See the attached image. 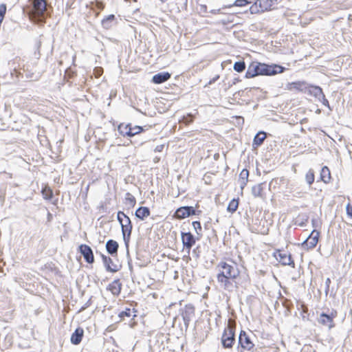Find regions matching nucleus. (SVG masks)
<instances>
[{
	"label": "nucleus",
	"instance_id": "nucleus-53",
	"mask_svg": "<svg viewBox=\"0 0 352 352\" xmlns=\"http://www.w3.org/2000/svg\"><path fill=\"white\" fill-rule=\"evenodd\" d=\"M214 82H215V81H214V79H213V78H212V79H210V80H209V82H208L205 85V87H208V86H209V85H212V84H213V83H214Z\"/></svg>",
	"mask_w": 352,
	"mask_h": 352
},
{
	"label": "nucleus",
	"instance_id": "nucleus-47",
	"mask_svg": "<svg viewBox=\"0 0 352 352\" xmlns=\"http://www.w3.org/2000/svg\"><path fill=\"white\" fill-rule=\"evenodd\" d=\"M238 182L239 184L241 189L243 190L246 186L248 181L239 179Z\"/></svg>",
	"mask_w": 352,
	"mask_h": 352
},
{
	"label": "nucleus",
	"instance_id": "nucleus-16",
	"mask_svg": "<svg viewBox=\"0 0 352 352\" xmlns=\"http://www.w3.org/2000/svg\"><path fill=\"white\" fill-rule=\"evenodd\" d=\"M217 279L220 286L225 290L232 291L233 289L234 285L231 281L232 280V278H224V275L222 274L221 276H217Z\"/></svg>",
	"mask_w": 352,
	"mask_h": 352
},
{
	"label": "nucleus",
	"instance_id": "nucleus-44",
	"mask_svg": "<svg viewBox=\"0 0 352 352\" xmlns=\"http://www.w3.org/2000/svg\"><path fill=\"white\" fill-rule=\"evenodd\" d=\"M91 305V298H90L87 302L80 308V311H84Z\"/></svg>",
	"mask_w": 352,
	"mask_h": 352
},
{
	"label": "nucleus",
	"instance_id": "nucleus-9",
	"mask_svg": "<svg viewBox=\"0 0 352 352\" xmlns=\"http://www.w3.org/2000/svg\"><path fill=\"white\" fill-rule=\"evenodd\" d=\"M195 214H196L195 209L192 206H186L178 208L174 214V217L176 219H182Z\"/></svg>",
	"mask_w": 352,
	"mask_h": 352
},
{
	"label": "nucleus",
	"instance_id": "nucleus-1",
	"mask_svg": "<svg viewBox=\"0 0 352 352\" xmlns=\"http://www.w3.org/2000/svg\"><path fill=\"white\" fill-rule=\"evenodd\" d=\"M32 6L30 19L37 23H44L47 16L46 0H32Z\"/></svg>",
	"mask_w": 352,
	"mask_h": 352
},
{
	"label": "nucleus",
	"instance_id": "nucleus-31",
	"mask_svg": "<svg viewBox=\"0 0 352 352\" xmlns=\"http://www.w3.org/2000/svg\"><path fill=\"white\" fill-rule=\"evenodd\" d=\"M238 206H239L238 199H233L228 204L227 210L228 212L233 213L237 210Z\"/></svg>",
	"mask_w": 352,
	"mask_h": 352
},
{
	"label": "nucleus",
	"instance_id": "nucleus-25",
	"mask_svg": "<svg viewBox=\"0 0 352 352\" xmlns=\"http://www.w3.org/2000/svg\"><path fill=\"white\" fill-rule=\"evenodd\" d=\"M122 284L119 280H115L109 285V289L114 295H119L121 292Z\"/></svg>",
	"mask_w": 352,
	"mask_h": 352
},
{
	"label": "nucleus",
	"instance_id": "nucleus-14",
	"mask_svg": "<svg viewBox=\"0 0 352 352\" xmlns=\"http://www.w3.org/2000/svg\"><path fill=\"white\" fill-rule=\"evenodd\" d=\"M195 314V307L193 305L189 304L186 305L184 309L182 310V316L184 322V324L188 327L189 322L194 316Z\"/></svg>",
	"mask_w": 352,
	"mask_h": 352
},
{
	"label": "nucleus",
	"instance_id": "nucleus-50",
	"mask_svg": "<svg viewBox=\"0 0 352 352\" xmlns=\"http://www.w3.org/2000/svg\"><path fill=\"white\" fill-rule=\"evenodd\" d=\"M198 248H197L196 249H194L192 250V255L195 257V258H198L199 257V254H198Z\"/></svg>",
	"mask_w": 352,
	"mask_h": 352
},
{
	"label": "nucleus",
	"instance_id": "nucleus-10",
	"mask_svg": "<svg viewBox=\"0 0 352 352\" xmlns=\"http://www.w3.org/2000/svg\"><path fill=\"white\" fill-rule=\"evenodd\" d=\"M319 236L320 232L314 230L306 240L302 243V247L305 249L314 248L318 242Z\"/></svg>",
	"mask_w": 352,
	"mask_h": 352
},
{
	"label": "nucleus",
	"instance_id": "nucleus-43",
	"mask_svg": "<svg viewBox=\"0 0 352 352\" xmlns=\"http://www.w3.org/2000/svg\"><path fill=\"white\" fill-rule=\"evenodd\" d=\"M318 100L319 102H322V104L324 106H325V107H328V109H329V110H331V107H330V105H329V101H328V100H327V99L325 98L324 94L323 95V96H322V97H321L320 98H319Z\"/></svg>",
	"mask_w": 352,
	"mask_h": 352
},
{
	"label": "nucleus",
	"instance_id": "nucleus-23",
	"mask_svg": "<svg viewBox=\"0 0 352 352\" xmlns=\"http://www.w3.org/2000/svg\"><path fill=\"white\" fill-rule=\"evenodd\" d=\"M265 138L266 133L264 131L258 132L253 139V146L258 147L261 146Z\"/></svg>",
	"mask_w": 352,
	"mask_h": 352
},
{
	"label": "nucleus",
	"instance_id": "nucleus-15",
	"mask_svg": "<svg viewBox=\"0 0 352 352\" xmlns=\"http://www.w3.org/2000/svg\"><path fill=\"white\" fill-rule=\"evenodd\" d=\"M171 77V74L168 72H160L155 74L152 78V82L155 84H162Z\"/></svg>",
	"mask_w": 352,
	"mask_h": 352
},
{
	"label": "nucleus",
	"instance_id": "nucleus-54",
	"mask_svg": "<svg viewBox=\"0 0 352 352\" xmlns=\"http://www.w3.org/2000/svg\"><path fill=\"white\" fill-rule=\"evenodd\" d=\"M232 21H231V20H230V19H227V20H223V21H222V23H223V24H227V23H230V22H232Z\"/></svg>",
	"mask_w": 352,
	"mask_h": 352
},
{
	"label": "nucleus",
	"instance_id": "nucleus-45",
	"mask_svg": "<svg viewBox=\"0 0 352 352\" xmlns=\"http://www.w3.org/2000/svg\"><path fill=\"white\" fill-rule=\"evenodd\" d=\"M346 214L347 215L352 218V206L350 205V204H348L346 207Z\"/></svg>",
	"mask_w": 352,
	"mask_h": 352
},
{
	"label": "nucleus",
	"instance_id": "nucleus-7",
	"mask_svg": "<svg viewBox=\"0 0 352 352\" xmlns=\"http://www.w3.org/2000/svg\"><path fill=\"white\" fill-rule=\"evenodd\" d=\"M239 347L247 351H250L254 347V344L252 342L250 336L243 330L241 331L239 336L238 349Z\"/></svg>",
	"mask_w": 352,
	"mask_h": 352
},
{
	"label": "nucleus",
	"instance_id": "nucleus-35",
	"mask_svg": "<svg viewBox=\"0 0 352 352\" xmlns=\"http://www.w3.org/2000/svg\"><path fill=\"white\" fill-rule=\"evenodd\" d=\"M125 200L130 207H134L136 204L135 198L129 192L126 193Z\"/></svg>",
	"mask_w": 352,
	"mask_h": 352
},
{
	"label": "nucleus",
	"instance_id": "nucleus-5",
	"mask_svg": "<svg viewBox=\"0 0 352 352\" xmlns=\"http://www.w3.org/2000/svg\"><path fill=\"white\" fill-rule=\"evenodd\" d=\"M120 226L123 240L124 241L126 248L128 249L129 243L130 241L133 230V225L130 218L128 216H126L125 219H124V221L120 224Z\"/></svg>",
	"mask_w": 352,
	"mask_h": 352
},
{
	"label": "nucleus",
	"instance_id": "nucleus-49",
	"mask_svg": "<svg viewBox=\"0 0 352 352\" xmlns=\"http://www.w3.org/2000/svg\"><path fill=\"white\" fill-rule=\"evenodd\" d=\"M96 6L100 10H103L104 8V4L101 1H98L96 3Z\"/></svg>",
	"mask_w": 352,
	"mask_h": 352
},
{
	"label": "nucleus",
	"instance_id": "nucleus-40",
	"mask_svg": "<svg viewBox=\"0 0 352 352\" xmlns=\"http://www.w3.org/2000/svg\"><path fill=\"white\" fill-rule=\"evenodd\" d=\"M194 118L191 114H188L186 116H184L182 118V122L185 124H189L193 122Z\"/></svg>",
	"mask_w": 352,
	"mask_h": 352
},
{
	"label": "nucleus",
	"instance_id": "nucleus-21",
	"mask_svg": "<svg viewBox=\"0 0 352 352\" xmlns=\"http://www.w3.org/2000/svg\"><path fill=\"white\" fill-rule=\"evenodd\" d=\"M151 214L150 209L148 207L140 206L139 207L135 212V215L139 219L143 221L148 217Z\"/></svg>",
	"mask_w": 352,
	"mask_h": 352
},
{
	"label": "nucleus",
	"instance_id": "nucleus-32",
	"mask_svg": "<svg viewBox=\"0 0 352 352\" xmlns=\"http://www.w3.org/2000/svg\"><path fill=\"white\" fill-rule=\"evenodd\" d=\"M250 12L252 14L264 12L261 8L258 6V1L256 0L249 8Z\"/></svg>",
	"mask_w": 352,
	"mask_h": 352
},
{
	"label": "nucleus",
	"instance_id": "nucleus-18",
	"mask_svg": "<svg viewBox=\"0 0 352 352\" xmlns=\"http://www.w3.org/2000/svg\"><path fill=\"white\" fill-rule=\"evenodd\" d=\"M307 91L311 96H314L317 100L320 98L324 95L322 88L316 85H308Z\"/></svg>",
	"mask_w": 352,
	"mask_h": 352
},
{
	"label": "nucleus",
	"instance_id": "nucleus-51",
	"mask_svg": "<svg viewBox=\"0 0 352 352\" xmlns=\"http://www.w3.org/2000/svg\"><path fill=\"white\" fill-rule=\"evenodd\" d=\"M331 283V280L329 278H327L325 280V284H326V286H327V289H329V284Z\"/></svg>",
	"mask_w": 352,
	"mask_h": 352
},
{
	"label": "nucleus",
	"instance_id": "nucleus-13",
	"mask_svg": "<svg viewBox=\"0 0 352 352\" xmlns=\"http://www.w3.org/2000/svg\"><path fill=\"white\" fill-rule=\"evenodd\" d=\"M104 266L107 272L115 273L120 270V267L115 264L109 256L100 253Z\"/></svg>",
	"mask_w": 352,
	"mask_h": 352
},
{
	"label": "nucleus",
	"instance_id": "nucleus-30",
	"mask_svg": "<svg viewBox=\"0 0 352 352\" xmlns=\"http://www.w3.org/2000/svg\"><path fill=\"white\" fill-rule=\"evenodd\" d=\"M263 183H261L252 187V193L255 197H261L263 196Z\"/></svg>",
	"mask_w": 352,
	"mask_h": 352
},
{
	"label": "nucleus",
	"instance_id": "nucleus-33",
	"mask_svg": "<svg viewBox=\"0 0 352 352\" xmlns=\"http://www.w3.org/2000/svg\"><path fill=\"white\" fill-rule=\"evenodd\" d=\"M233 69L237 72H242L245 69V63L244 61H236L234 63Z\"/></svg>",
	"mask_w": 352,
	"mask_h": 352
},
{
	"label": "nucleus",
	"instance_id": "nucleus-39",
	"mask_svg": "<svg viewBox=\"0 0 352 352\" xmlns=\"http://www.w3.org/2000/svg\"><path fill=\"white\" fill-rule=\"evenodd\" d=\"M250 3L248 0H236L233 4L234 6L243 7Z\"/></svg>",
	"mask_w": 352,
	"mask_h": 352
},
{
	"label": "nucleus",
	"instance_id": "nucleus-8",
	"mask_svg": "<svg viewBox=\"0 0 352 352\" xmlns=\"http://www.w3.org/2000/svg\"><path fill=\"white\" fill-rule=\"evenodd\" d=\"M181 239L183 244L184 250H185L188 254H190L192 247L195 244L196 239L195 236L190 232L181 233Z\"/></svg>",
	"mask_w": 352,
	"mask_h": 352
},
{
	"label": "nucleus",
	"instance_id": "nucleus-29",
	"mask_svg": "<svg viewBox=\"0 0 352 352\" xmlns=\"http://www.w3.org/2000/svg\"><path fill=\"white\" fill-rule=\"evenodd\" d=\"M115 19L116 17L114 14L107 16L102 21V26L106 29H109L112 26L113 21Z\"/></svg>",
	"mask_w": 352,
	"mask_h": 352
},
{
	"label": "nucleus",
	"instance_id": "nucleus-57",
	"mask_svg": "<svg viewBox=\"0 0 352 352\" xmlns=\"http://www.w3.org/2000/svg\"><path fill=\"white\" fill-rule=\"evenodd\" d=\"M348 19L349 21H352V15L349 14Z\"/></svg>",
	"mask_w": 352,
	"mask_h": 352
},
{
	"label": "nucleus",
	"instance_id": "nucleus-46",
	"mask_svg": "<svg viewBox=\"0 0 352 352\" xmlns=\"http://www.w3.org/2000/svg\"><path fill=\"white\" fill-rule=\"evenodd\" d=\"M102 71V69L101 67H96L94 69V73H95V76L96 78H98L101 76Z\"/></svg>",
	"mask_w": 352,
	"mask_h": 352
},
{
	"label": "nucleus",
	"instance_id": "nucleus-56",
	"mask_svg": "<svg viewBox=\"0 0 352 352\" xmlns=\"http://www.w3.org/2000/svg\"><path fill=\"white\" fill-rule=\"evenodd\" d=\"M239 80V78H234V81H233V84H236V82H238Z\"/></svg>",
	"mask_w": 352,
	"mask_h": 352
},
{
	"label": "nucleus",
	"instance_id": "nucleus-4",
	"mask_svg": "<svg viewBox=\"0 0 352 352\" xmlns=\"http://www.w3.org/2000/svg\"><path fill=\"white\" fill-rule=\"evenodd\" d=\"M221 342L224 349H232L235 342V327L230 322L223 331Z\"/></svg>",
	"mask_w": 352,
	"mask_h": 352
},
{
	"label": "nucleus",
	"instance_id": "nucleus-48",
	"mask_svg": "<svg viewBox=\"0 0 352 352\" xmlns=\"http://www.w3.org/2000/svg\"><path fill=\"white\" fill-rule=\"evenodd\" d=\"M164 148V144L157 145L155 148L154 151H155V152H162L163 151Z\"/></svg>",
	"mask_w": 352,
	"mask_h": 352
},
{
	"label": "nucleus",
	"instance_id": "nucleus-38",
	"mask_svg": "<svg viewBox=\"0 0 352 352\" xmlns=\"http://www.w3.org/2000/svg\"><path fill=\"white\" fill-rule=\"evenodd\" d=\"M248 177L249 171L247 169L244 168L240 173L239 179L248 181Z\"/></svg>",
	"mask_w": 352,
	"mask_h": 352
},
{
	"label": "nucleus",
	"instance_id": "nucleus-3",
	"mask_svg": "<svg viewBox=\"0 0 352 352\" xmlns=\"http://www.w3.org/2000/svg\"><path fill=\"white\" fill-rule=\"evenodd\" d=\"M258 67V76H274L277 74L283 73L286 69L285 67L276 65H268L256 62Z\"/></svg>",
	"mask_w": 352,
	"mask_h": 352
},
{
	"label": "nucleus",
	"instance_id": "nucleus-11",
	"mask_svg": "<svg viewBox=\"0 0 352 352\" xmlns=\"http://www.w3.org/2000/svg\"><path fill=\"white\" fill-rule=\"evenodd\" d=\"M78 250L87 263L92 264L94 262V253L89 245L82 244L78 247Z\"/></svg>",
	"mask_w": 352,
	"mask_h": 352
},
{
	"label": "nucleus",
	"instance_id": "nucleus-55",
	"mask_svg": "<svg viewBox=\"0 0 352 352\" xmlns=\"http://www.w3.org/2000/svg\"><path fill=\"white\" fill-rule=\"evenodd\" d=\"M219 74H217L215 75L214 77H213V79L214 80V81L216 82L217 80L219 79Z\"/></svg>",
	"mask_w": 352,
	"mask_h": 352
},
{
	"label": "nucleus",
	"instance_id": "nucleus-26",
	"mask_svg": "<svg viewBox=\"0 0 352 352\" xmlns=\"http://www.w3.org/2000/svg\"><path fill=\"white\" fill-rule=\"evenodd\" d=\"M119 133L123 136L130 137L131 133V124H124L123 123L119 124L118 127Z\"/></svg>",
	"mask_w": 352,
	"mask_h": 352
},
{
	"label": "nucleus",
	"instance_id": "nucleus-41",
	"mask_svg": "<svg viewBox=\"0 0 352 352\" xmlns=\"http://www.w3.org/2000/svg\"><path fill=\"white\" fill-rule=\"evenodd\" d=\"M192 224L197 234H200V232L201 231V226L200 222L198 221H193Z\"/></svg>",
	"mask_w": 352,
	"mask_h": 352
},
{
	"label": "nucleus",
	"instance_id": "nucleus-20",
	"mask_svg": "<svg viewBox=\"0 0 352 352\" xmlns=\"http://www.w3.org/2000/svg\"><path fill=\"white\" fill-rule=\"evenodd\" d=\"M258 67L256 61L252 62L246 71L245 77L246 78H252L258 76Z\"/></svg>",
	"mask_w": 352,
	"mask_h": 352
},
{
	"label": "nucleus",
	"instance_id": "nucleus-59",
	"mask_svg": "<svg viewBox=\"0 0 352 352\" xmlns=\"http://www.w3.org/2000/svg\"><path fill=\"white\" fill-rule=\"evenodd\" d=\"M162 1H164V0H161Z\"/></svg>",
	"mask_w": 352,
	"mask_h": 352
},
{
	"label": "nucleus",
	"instance_id": "nucleus-58",
	"mask_svg": "<svg viewBox=\"0 0 352 352\" xmlns=\"http://www.w3.org/2000/svg\"><path fill=\"white\" fill-rule=\"evenodd\" d=\"M50 217H51V214L49 212L48 213V218H50Z\"/></svg>",
	"mask_w": 352,
	"mask_h": 352
},
{
	"label": "nucleus",
	"instance_id": "nucleus-28",
	"mask_svg": "<svg viewBox=\"0 0 352 352\" xmlns=\"http://www.w3.org/2000/svg\"><path fill=\"white\" fill-rule=\"evenodd\" d=\"M289 89H295L299 91L307 89L308 85L303 81L293 82L289 84Z\"/></svg>",
	"mask_w": 352,
	"mask_h": 352
},
{
	"label": "nucleus",
	"instance_id": "nucleus-6",
	"mask_svg": "<svg viewBox=\"0 0 352 352\" xmlns=\"http://www.w3.org/2000/svg\"><path fill=\"white\" fill-rule=\"evenodd\" d=\"M337 316V311L331 310L330 313H321L318 318L319 324L327 327L329 329L335 326L334 318Z\"/></svg>",
	"mask_w": 352,
	"mask_h": 352
},
{
	"label": "nucleus",
	"instance_id": "nucleus-36",
	"mask_svg": "<svg viewBox=\"0 0 352 352\" xmlns=\"http://www.w3.org/2000/svg\"><path fill=\"white\" fill-rule=\"evenodd\" d=\"M144 128L142 126H132L131 125V133H130V137H133L135 136V135H138L140 133L144 131Z\"/></svg>",
	"mask_w": 352,
	"mask_h": 352
},
{
	"label": "nucleus",
	"instance_id": "nucleus-22",
	"mask_svg": "<svg viewBox=\"0 0 352 352\" xmlns=\"http://www.w3.org/2000/svg\"><path fill=\"white\" fill-rule=\"evenodd\" d=\"M135 312L136 311H135L134 309L125 308L124 310L120 311L118 314V316L122 320H125L126 318H129V320H132L136 317Z\"/></svg>",
	"mask_w": 352,
	"mask_h": 352
},
{
	"label": "nucleus",
	"instance_id": "nucleus-37",
	"mask_svg": "<svg viewBox=\"0 0 352 352\" xmlns=\"http://www.w3.org/2000/svg\"><path fill=\"white\" fill-rule=\"evenodd\" d=\"M314 171L310 169L307 173H306V175H305V180L307 182V183L311 186L314 182Z\"/></svg>",
	"mask_w": 352,
	"mask_h": 352
},
{
	"label": "nucleus",
	"instance_id": "nucleus-42",
	"mask_svg": "<svg viewBox=\"0 0 352 352\" xmlns=\"http://www.w3.org/2000/svg\"><path fill=\"white\" fill-rule=\"evenodd\" d=\"M127 215L122 211L118 212L117 219H118V222L120 223V224H121L124 221V219H125V217Z\"/></svg>",
	"mask_w": 352,
	"mask_h": 352
},
{
	"label": "nucleus",
	"instance_id": "nucleus-19",
	"mask_svg": "<svg viewBox=\"0 0 352 352\" xmlns=\"http://www.w3.org/2000/svg\"><path fill=\"white\" fill-rule=\"evenodd\" d=\"M83 333L84 331L82 328H77L71 336V342L75 345L80 344L83 337Z\"/></svg>",
	"mask_w": 352,
	"mask_h": 352
},
{
	"label": "nucleus",
	"instance_id": "nucleus-2",
	"mask_svg": "<svg viewBox=\"0 0 352 352\" xmlns=\"http://www.w3.org/2000/svg\"><path fill=\"white\" fill-rule=\"evenodd\" d=\"M220 270L217 276L224 275V278H230L235 280L240 274V271L236 263L230 261V263L221 261L217 266Z\"/></svg>",
	"mask_w": 352,
	"mask_h": 352
},
{
	"label": "nucleus",
	"instance_id": "nucleus-27",
	"mask_svg": "<svg viewBox=\"0 0 352 352\" xmlns=\"http://www.w3.org/2000/svg\"><path fill=\"white\" fill-rule=\"evenodd\" d=\"M320 179L325 184L329 183V182L330 181L331 173H330V170L327 166H324L322 168L321 172H320Z\"/></svg>",
	"mask_w": 352,
	"mask_h": 352
},
{
	"label": "nucleus",
	"instance_id": "nucleus-17",
	"mask_svg": "<svg viewBox=\"0 0 352 352\" xmlns=\"http://www.w3.org/2000/svg\"><path fill=\"white\" fill-rule=\"evenodd\" d=\"M118 248V243L113 239H109L106 243L107 252L112 256H117Z\"/></svg>",
	"mask_w": 352,
	"mask_h": 352
},
{
	"label": "nucleus",
	"instance_id": "nucleus-12",
	"mask_svg": "<svg viewBox=\"0 0 352 352\" xmlns=\"http://www.w3.org/2000/svg\"><path fill=\"white\" fill-rule=\"evenodd\" d=\"M275 257L276 260H278L282 265H290L294 267V262L292 258V256L290 254H287L284 251H278L275 254Z\"/></svg>",
	"mask_w": 352,
	"mask_h": 352
},
{
	"label": "nucleus",
	"instance_id": "nucleus-24",
	"mask_svg": "<svg viewBox=\"0 0 352 352\" xmlns=\"http://www.w3.org/2000/svg\"><path fill=\"white\" fill-rule=\"evenodd\" d=\"M258 6L265 12L271 10L272 6L274 5L276 0H257Z\"/></svg>",
	"mask_w": 352,
	"mask_h": 352
},
{
	"label": "nucleus",
	"instance_id": "nucleus-34",
	"mask_svg": "<svg viewBox=\"0 0 352 352\" xmlns=\"http://www.w3.org/2000/svg\"><path fill=\"white\" fill-rule=\"evenodd\" d=\"M43 197L45 199H50L53 196L52 190L50 187H45L41 190Z\"/></svg>",
	"mask_w": 352,
	"mask_h": 352
},
{
	"label": "nucleus",
	"instance_id": "nucleus-52",
	"mask_svg": "<svg viewBox=\"0 0 352 352\" xmlns=\"http://www.w3.org/2000/svg\"><path fill=\"white\" fill-rule=\"evenodd\" d=\"M210 12L212 13V14H220L221 13V9L212 10H210Z\"/></svg>",
	"mask_w": 352,
	"mask_h": 352
}]
</instances>
